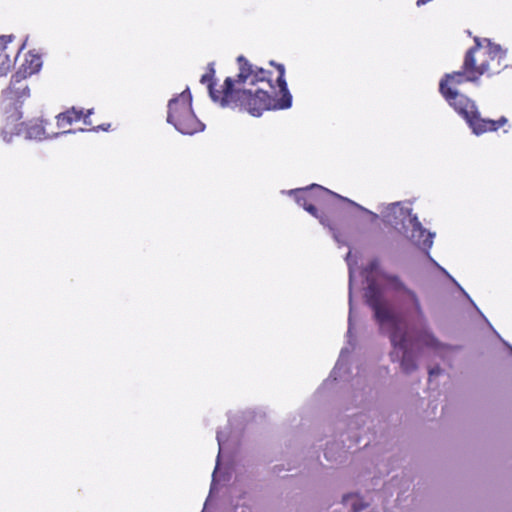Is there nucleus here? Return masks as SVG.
Returning a JSON list of instances; mask_svg holds the SVG:
<instances>
[{"mask_svg": "<svg viewBox=\"0 0 512 512\" xmlns=\"http://www.w3.org/2000/svg\"><path fill=\"white\" fill-rule=\"evenodd\" d=\"M503 343H504L506 346H508V347L510 348L511 353H512V346H510V345H509L507 342H505V341H503Z\"/></svg>", "mask_w": 512, "mask_h": 512, "instance_id": "473e14b6", "label": "nucleus"}, {"mask_svg": "<svg viewBox=\"0 0 512 512\" xmlns=\"http://www.w3.org/2000/svg\"><path fill=\"white\" fill-rule=\"evenodd\" d=\"M473 307H474L475 309H478V306H477L476 304H474V303H473Z\"/></svg>", "mask_w": 512, "mask_h": 512, "instance_id": "4c0bfd02", "label": "nucleus"}, {"mask_svg": "<svg viewBox=\"0 0 512 512\" xmlns=\"http://www.w3.org/2000/svg\"><path fill=\"white\" fill-rule=\"evenodd\" d=\"M500 70L492 71L491 74L499 73Z\"/></svg>", "mask_w": 512, "mask_h": 512, "instance_id": "c9c22d12", "label": "nucleus"}, {"mask_svg": "<svg viewBox=\"0 0 512 512\" xmlns=\"http://www.w3.org/2000/svg\"><path fill=\"white\" fill-rule=\"evenodd\" d=\"M483 74H478L476 69H469L466 70L464 68V64L462 65V69L453 73L445 74L444 77L441 79L439 83V91L442 94V96L445 98V100L448 102V104L453 107V109L456 111V107L454 104H452V100L448 99L447 97H453V94L455 93L457 96H465L464 94H461L458 92V90L453 89L452 87L448 86V82H451L452 84H462L464 82H472L476 83L479 81L480 76Z\"/></svg>", "mask_w": 512, "mask_h": 512, "instance_id": "6e6552de", "label": "nucleus"}, {"mask_svg": "<svg viewBox=\"0 0 512 512\" xmlns=\"http://www.w3.org/2000/svg\"><path fill=\"white\" fill-rule=\"evenodd\" d=\"M167 123L184 135H193L205 129L203 124L192 109V95L189 87L182 93L169 100Z\"/></svg>", "mask_w": 512, "mask_h": 512, "instance_id": "20e7f679", "label": "nucleus"}, {"mask_svg": "<svg viewBox=\"0 0 512 512\" xmlns=\"http://www.w3.org/2000/svg\"><path fill=\"white\" fill-rule=\"evenodd\" d=\"M441 371L442 370L439 366H435L429 370V376L430 377L437 376L441 373Z\"/></svg>", "mask_w": 512, "mask_h": 512, "instance_id": "a878e982", "label": "nucleus"}, {"mask_svg": "<svg viewBox=\"0 0 512 512\" xmlns=\"http://www.w3.org/2000/svg\"><path fill=\"white\" fill-rule=\"evenodd\" d=\"M27 62L29 64V74L38 72L42 66V60L38 55H30V60H27Z\"/></svg>", "mask_w": 512, "mask_h": 512, "instance_id": "6ab92c4d", "label": "nucleus"}, {"mask_svg": "<svg viewBox=\"0 0 512 512\" xmlns=\"http://www.w3.org/2000/svg\"><path fill=\"white\" fill-rule=\"evenodd\" d=\"M214 75H215L214 63L211 62L208 64V72L205 73L204 75H202L200 82L202 84L207 83L209 85L210 83H213Z\"/></svg>", "mask_w": 512, "mask_h": 512, "instance_id": "4be33fe9", "label": "nucleus"}, {"mask_svg": "<svg viewBox=\"0 0 512 512\" xmlns=\"http://www.w3.org/2000/svg\"><path fill=\"white\" fill-rule=\"evenodd\" d=\"M451 99L452 104L456 107V112L465 119L468 126L475 135H481L487 131H496L508 122L505 116H501L498 120L482 118L476 103L467 96H457L455 93Z\"/></svg>", "mask_w": 512, "mask_h": 512, "instance_id": "0eeeda50", "label": "nucleus"}, {"mask_svg": "<svg viewBox=\"0 0 512 512\" xmlns=\"http://www.w3.org/2000/svg\"><path fill=\"white\" fill-rule=\"evenodd\" d=\"M475 45L471 47L465 54L464 57V68L466 70L476 69L478 74H486L491 71L488 60L482 61L479 65L476 64L475 53L482 48V43L485 42L484 38H474Z\"/></svg>", "mask_w": 512, "mask_h": 512, "instance_id": "9d476101", "label": "nucleus"}, {"mask_svg": "<svg viewBox=\"0 0 512 512\" xmlns=\"http://www.w3.org/2000/svg\"><path fill=\"white\" fill-rule=\"evenodd\" d=\"M375 266H376V263H375V262H372V263L370 264L371 270H372V269H374V267H375Z\"/></svg>", "mask_w": 512, "mask_h": 512, "instance_id": "2f4dec72", "label": "nucleus"}, {"mask_svg": "<svg viewBox=\"0 0 512 512\" xmlns=\"http://www.w3.org/2000/svg\"><path fill=\"white\" fill-rule=\"evenodd\" d=\"M92 114H93V109L87 110L86 114L83 117V122L85 125L90 126L92 124V121H91Z\"/></svg>", "mask_w": 512, "mask_h": 512, "instance_id": "b1692460", "label": "nucleus"}, {"mask_svg": "<svg viewBox=\"0 0 512 512\" xmlns=\"http://www.w3.org/2000/svg\"><path fill=\"white\" fill-rule=\"evenodd\" d=\"M411 212L410 208L402 207L398 202L392 203L382 211V220L386 225L402 233L414 245L428 250L433 245L434 234L428 232Z\"/></svg>", "mask_w": 512, "mask_h": 512, "instance_id": "7ed1b4c3", "label": "nucleus"}, {"mask_svg": "<svg viewBox=\"0 0 512 512\" xmlns=\"http://www.w3.org/2000/svg\"><path fill=\"white\" fill-rule=\"evenodd\" d=\"M462 292H463V293L465 294V296L468 298L469 302L473 304V300L471 299V297H469V296H468V294H467L464 290H463Z\"/></svg>", "mask_w": 512, "mask_h": 512, "instance_id": "c756f323", "label": "nucleus"}, {"mask_svg": "<svg viewBox=\"0 0 512 512\" xmlns=\"http://www.w3.org/2000/svg\"><path fill=\"white\" fill-rule=\"evenodd\" d=\"M349 354L350 349L348 347L341 349L338 361L336 362L335 367L330 374V377H333L334 380H337V378L341 376L340 372L345 367Z\"/></svg>", "mask_w": 512, "mask_h": 512, "instance_id": "dca6fc26", "label": "nucleus"}, {"mask_svg": "<svg viewBox=\"0 0 512 512\" xmlns=\"http://www.w3.org/2000/svg\"><path fill=\"white\" fill-rule=\"evenodd\" d=\"M255 77L259 82L267 81L271 88H274L272 84V72L254 65Z\"/></svg>", "mask_w": 512, "mask_h": 512, "instance_id": "f3484780", "label": "nucleus"}, {"mask_svg": "<svg viewBox=\"0 0 512 512\" xmlns=\"http://www.w3.org/2000/svg\"><path fill=\"white\" fill-rule=\"evenodd\" d=\"M290 195H294L295 201L299 206L305 208L311 201L315 203H326L330 199H339L341 195L318 184H312L310 187L299 188L289 191Z\"/></svg>", "mask_w": 512, "mask_h": 512, "instance_id": "1a4fd4ad", "label": "nucleus"}, {"mask_svg": "<svg viewBox=\"0 0 512 512\" xmlns=\"http://www.w3.org/2000/svg\"><path fill=\"white\" fill-rule=\"evenodd\" d=\"M350 256L351 252L349 251L346 256V262L349 267V295H348V303H349V314H348V330H347V337H348V343L350 345L352 344V329H353V320H354V307H353V293H352V286H353V268L350 262Z\"/></svg>", "mask_w": 512, "mask_h": 512, "instance_id": "9b49d317", "label": "nucleus"}, {"mask_svg": "<svg viewBox=\"0 0 512 512\" xmlns=\"http://www.w3.org/2000/svg\"><path fill=\"white\" fill-rule=\"evenodd\" d=\"M431 1L432 0H417L416 5L418 7H420V6H423V5H425V4H427V3L431 2Z\"/></svg>", "mask_w": 512, "mask_h": 512, "instance_id": "bb28decb", "label": "nucleus"}, {"mask_svg": "<svg viewBox=\"0 0 512 512\" xmlns=\"http://www.w3.org/2000/svg\"><path fill=\"white\" fill-rule=\"evenodd\" d=\"M323 204L324 203H315L314 201H311L308 205L305 206L304 209L308 213H310L312 216H314L315 218L319 219L320 223L323 226L329 228V230L332 232L333 238H334V240L336 242H338L339 244H345V242L340 239V235L334 230V228L332 226H330L329 219L326 216L320 215L318 213L316 205H323Z\"/></svg>", "mask_w": 512, "mask_h": 512, "instance_id": "f8f14e48", "label": "nucleus"}, {"mask_svg": "<svg viewBox=\"0 0 512 512\" xmlns=\"http://www.w3.org/2000/svg\"><path fill=\"white\" fill-rule=\"evenodd\" d=\"M340 200H341V201H344V202H346V203H348V204H350L351 206L356 207L357 209H359L360 211H363L364 213L369 214V215L371 216V218H372V220H373V221H374V220H376V219H378V217H379V216H378V214H376V213H374V212H372V211H370V210L366 209L365 207H363V206H361V205L357 204L356 202H354V201H352V200H350V199H348V198H346V197H343V196H342V197H340Z\"/></svg>", "mask_w": 512, "mask_h": 512, "instance_id": "412c9836", "label": "nucleus"}, {"mask_svg": "<svg viewBox=\"0 0 512 512\" xmlns=\"http://www.w3.org/2000/svg\"><path fill=\"white\" fill-rule=\"evenodd\" d=\"M473 307H474L475 309H478V306H477L476 304H474V303H473Z\"/></svg>", "mask_w": 512, "mask_h": 512, "instance_id": "e433bc0d", "label": "nucleus"}, {"mask_svg": "<svg viewBox=\"0 0 512 512\" xmlns=\"http://www.w3.org/2000/svg\"><path fill=\"white\" fill-rule=\"evenodd\" d=\"M11 39H12V37H11V36H5V35L0 36V46H1V48H2L3 50H4V48H5L6 43H7V42H10V41H11Z\"/></svg>", "mask_w": 512, "mask_h": 512, "instance_id": "393cba45", "label": "nucleus"}, {"mask_svg": "<svg viewBox=\"0 0 512 512\" xmlns=\"http://www.w3.org/2000/svg\"><path fill=\"white\" fill-rule=\"evenodd\" d=\"M473 307H474L475 309H478V306H477L476 304H474V303H473Z\"/></svg>", "mask_w": 512, "mask_h": 512, "instance_id": "58836bf2", "label": "nucleus"}, {"mask_svg": "<svg viewBox=\"0 0 512 512\" xmlns=\"http://www.w3.org/2000/svg\"><path fill=\"white\" fill-rule=\"evenodd\" d=\"M487 44V55L490 60H498V64L507 56V49H503L499 44L493 43L489 38H484Z\"/></svg>", "mask_w": 512, "mask_h": 512, "instance_id": "4468645a", "label": "nucleus"}, {"mask_svg": "<svg viewBox=\"0 0 512 512\" xmlns=\"http://www.w3.org/2000/svg\"><path fill=\"white\" fill-rule=\"evenodd\" d=\"M29 96L30 90L25 82V75L17 72L11 77L8 88L3 91L2 105L6 118L0 137L5 143H10L13 136L20 135L23 129H25L27 140L41 141L46 138L45 128L41 123L37 121L17 123L22 118L20 110L22 104Z\"/></svg>", "mask_w": 512, "mask_h": 512, "instance_id": "f03ea898", "label": "nucleus"}, {"mask_svg": "<svg viewBox=\"0 0 512 512\" xmlns=\"http://www.w3.org/2000/svg\"><path fill=\"white\" fill-rule=\"evenodd\" d=\"M328 455H329V451H328V449H326V451H325V456H326V458H329V456H328Z\"/></svg>", "mask_w": 512, "mask_h": 512, "instance_id": "f704fd0d", "label": "nucleus"}, {"mask_svg": "<svg viewBox=\"0 0 512 512\" xmlns=\"http://www.w3.org/2000/svg\"><path fill=\"white\" fill-rule=\"evenodd\" d=\"M442 271L459 287L461 291H463L462 287L455 281V279H453L444 269H442Z\"/></svg>", "mask_w": 512, "mask_h": 512, "instance_id": "cd10ccee", "label": "nucleus"}, {"mask_svg": "<svg viewBox=\"0 0 512 512\" xmlns=\"http://www.w3.org/2000/svg\"><path fill=\"white\" fill-rule=\"evenodd\" d=\"M109 128H110V124H102V125L93 127L89 131H94V132H98L100 130L107 131ZM85 131H87V130L84 128H80L78 130H68V131H63L61 133H56L53 135V137H58L59 135L68 134V133L85 132Z\"/></svg>", "mask_w": 512, "mask_h": 512, "instance_id": "aec40b11", "label": "nucleus"}, {"mask_svg": "<svg viewBox=\"0 0 512 512\" xmlns=\"http://www.w3.org/2000/svg\"><path fill=\"white\" fill-rule=\"evenodd\" d=\"M216 439H217V442L219 445V452H218L217 459H216V466H215V469L212 474L210 493H213L215 491L216 484L219 481L218 473H219V466H220V458H221V454H222L223 445L226 442L227 437L225 436V434L222 431L218 430L217 434H216Z\"/></svg>", "mask_w": 512, "mask_h": 512, "instance_id": "ddd939ff", "label": "nucleus"}, {"mask_svg": "<svg viewBox=\"0 0 512 512\" xmlns=\"http://www.w3.org/2000/svg\"><path fill=\"white\" fill-rule=\"evenodd\" d=\"M237 62L239 64V73L236 78L227 77L224 80L221 106L228 107L233 104L235 107H240L250 114V107L252 105L246 103L239 94L240 92H248L251 96H254L256 95V91L253 93L248 89H235V84L248 83L249 85H255L259 83V81L255 77L256 73L254 71V65L251 64L243 55L237 57Z\"/></svg>", "mask_w": 512, "mask_h": 512, "instance_id": "423d86ee", "label": "nucleus"}, {"mask_svg": "<svg viewBox=\"0 0 512 512\" xmlns=\"http://www.w3.org/2000/svg\"><path fill=\"white\" fill-rule=\"evenodd\" d=\"M462 292H463V293L465 294V296L468 298L469 302L473 304V300L471 299V297H469V296H468V294H467L464 290H463Z\"/></svg>", "mask_w": 512, "mask_h": 512, "instance_id": "c85d7f7f", "label": "nucleus"}, {"mask_svg": "<svg viewBox=\"0 0 512 512\" xmlns=\"http://www.w3.org/2000/svg\"><path fill=\"white\" fill-rule=\"evenodd\" d=\"M367 278L365 300L374 312V318L382 332L388 333L393 350L390 353L392 361H399L402 370L409 374L416 370L417 365L412 352V344L408 334V325L417 340L434 350L446 348L433 334L429 327L420 300L416 293L396 275L383 274L381 279L387 289L393 291L401 301L407 321L394 312L387 301L379 281Z\"/></svg>", "mask_w": 512, "mask_h": 512, "instance_id": "f257e3e1", "label": "nucleus"}, {"mask_svg": "<svg viewBox=\"0 0 512 512\" xmlns=\"http://www.w3.org/2000/svg\"><path fill=\"white\" fill-rule=\"evenodd\" d=\"M276 68L279 72L276 80L279 87L281 97L276 99L267 91L262 89L256 90V95L251 96L248 92H240V96L246 103L253 105L250 107V115L259 117L263 111L267 110H284L292 106V95L288 89L285 79V67L283 64H277Z\"/></svg>", "mask_w": 512, "mask_h": 512, "instance_id": "39448f33", "label": "nucleus"}, {"mask_svg": "<svg viewBox=\"0 0 512 512\" xmlns=\"http://www.w3.org/2000/svg\"><path fill=\"white\" fill-rule=\"evenodd\" d=\"M277 64H278V63H276L275 61H270V65H272V66H275V67H276V65H277Z\"/></svg>", "mask_w": 512, "mask_h": 512, "instance_id": "72a5a7b5", "label": "nucleus"}, {"mask_svg": "<svg viewBox=\"0 0 512 512\" xmlns=\"http://www.w3.org/2000/svg\"><path fill=\"white\" fill-rule=\"evenodd\" d=\"M83 116V110H77L74 107L71 110L60 113L57 116L58 127H63L65 124H72L74 121L80 120Z\"/></svg>", "mask_w": 512, "mask_h": 512, "instance_id": "2eb2a0df", "label": "nucleus"}, {"mask_svg": "<svg viewBox=\"0 0 512 512\" xmlns=\"http://www.w3.org/2000/svg\"><path fill=\"white\" fill-rule=\"evenodd\" d=\"M344 500L350 502L353 512H362L368 506L366 503H364L360 498L356 496H347L344 498Z\"/></svg>", "mask_w": 512, "mask_h": 512, "instance_id": "a211bd4d", "label": "nucleus"}, {"mask_svg": "<svg viewBox=\"0 0 512 512\" xmlns=\"http://www.w3.org/2000/svg\"><path fill=\"white\" fill-rule=\"evenodd\" d=\"M208 89H209V95H210L211 99L214 102H219L221 104V100L223 98V90L222 91L216 90L214 88V83H210L208 85Z\"/></svg>", "mask_w": 512, "mask_h": 512, "instance_id": "5701e85b", "label": "nucleus"}, {"mask_svg": "<svg viewBox=\"0 0 512 512\" xmlns=\"http://www.w3.org/2000/svg\"><path fill=\"white\" fill-rule=\"evenodd\" d=\"M462 292H463V293L465 294V296L468 298L469 302L473 304V300L471 299V297H469V296H468V294H467L464 290H463Z\"/></svg>", "mask_w": 512, "mask_h": 512, "instance_id": "7c9ffc66", "label": "nucleus"}]
</instances>
